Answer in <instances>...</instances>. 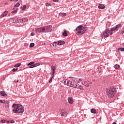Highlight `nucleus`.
Returning a JSON list of instances; mask_svg holds the SVG:
<instances>
[{"label":"nucleus","mask_w":124,"mask_h":124,"mask_svg":"<svg viewBox=\"0 0 124 124\" xmlns=\"http://www.w3.org/2000/svg\"><path fill=\"white\" fill-rule=\"evenodd\" d=\"M115 93H116V88H109L107 90V94L109 98H112L115 96Z\"/></svg>","instance_id":"20e7f679"},{"label":"nucleus","mask_w":124,"mask_h":124,"mask_svg":"<svg viewBox=\"0 0 124 124\" xmlns=\"http://www.w3.org/2000/svg\"><path fill=\"white\" fill-rule=\"evenodd\" d=\"M122 25L121 24H118L116 26H115V27L111 28L110 31H116V30H118V29L119 28H122Z\"/></svg>","instance_id":"6e6552de"},{"label":"nucleus","mask_w":124,"mask_h":124,"mask_svg":"<svg viewBox=\"0 0 124 124\" xmlns=\"http://www.w3.org/2000/svg\"><path fill=\"white\" fill-rule=\"evenodd\" d=\"M59 41H57L56 42H55V43H53L52 44V45L54 46V47H56V46H57V45H59Z\"/></svg>","instance_id":"b1692460"},{"label":"nucleus","mask_w":124,"mask_h":124,"mask_svg":"<svg viewBox=\"0 0 124 124\" xmlns=\"http://www.w3.org/2000/svg\"><path fill=\"white\" fill-rule=\"evenodd\" d=\"M98 8L99 9H104V8H105V6L104 4H99Z\"/></svg>","instance_id":"2eb2a0df"},{"label":"nucleus","mask_w":124,"mask_h":124,"mask_svg":"<svg viewBox=\"0 0 124 124\" xmlns=\"http://www.w3.org/2000/svg\"><path fill=\"white\" fill-rule=\"evenodd\" d=\"M46 6H51V4L49 3H46Z\"/></svg>","instance_id":"e433bc0d"},{"label":"nucleus","mask_w":124,"mask_h":124,"mask_svg":"<svg viewBox=\"0 0 124 124\" xmlns=\"http://www.w3.org/2000/svg\"><path fill=\"white\" fill-rule=\"evenodd\" d=\"M44 27L45 28V32H51V31H52V25Z\"/></svg>","instance_id":"423d86ee"},{"label":"nucleus","mask_w":124,"mask_h":124,"mask_svg":"<svg viewBox=\"0 0 124 124\" xmlns=\"http://www.w3.org/2000/svg\"><path fill=\"white\" fill-rule=\"evenodd\" d=\"M88 30V27H84L80 25L76 28V31H77L78 35H82L84 34L86 31Z\"/></svg>","instance_id":"7ed1b4c3"},{"label":"nucleus","mask_w":124,"mask_h":124,"mask_svg":"<svg viewBox=\"0 0 124 124\" xmlns=\"http://www.w3.org/2000/svg\"><path fill=\"white\" fill-rule=\"evenodd\" d=\"M63 13H60L59 14V15H60V16H61L62 17H63Z\"/></svg>","instance_id":"ea45409f"},{"label":"nucleus","mask_w":124,"mask_h":124,"mask_svg":"<svg viewBox=\"0 0 124 124\" xmlns=\"http://www.w3.org/2000/svg\"><path fill=\"white\" fill-rule=\"evenodd\" d=\"M82 81H83V80H82V79H79V82H82Z\"/></svg>","instance_id":"49530a36"},{"label":"nucleus","mask_w":124,"mask_h":124,"mask_svg":"<svg viewBox=\"0 0 124 124\" xmlns=\"http://www.w3.org/2000/svg\"><path fill=\"white\" fill-rule=\"evenodd\" d=\"M118 50H119L120 51H121V52H124V47H119Z\"/></svg>","instance_id":"2f4dec72"},{"label":"nucleus","mask_w":124,"mask_h":124,"mask_svg":"<svg viewBox=\"0 0 124 124\" xmlns=\"http://www.w3.org/2000/svg\"><path fill=\"white\" fill-rule=\"evenodd\" d=\"M67 32L66 31H64V32H62V36H67Z\"/></svg>","instance_id":"412c9836"},{"label":"nucleus","mask_w":124,"mask_h":124,"mask_svg":"<svg viewBox=\"0 0 124 124\" xmlns=\"http://www.w3.org/2000/svg\"><path fill=\"white\" fill-rule=\"evenodd\" d=\"M60 115L61 117H67V112L65 111H62V109H61Z\"/></svg>","instance_id":"9d476101"},{"label":"nucleus","mask_w":124,"mask_h":124,"mask_svg":"<svg viewBox=\"0 0 124 124\" xmlns=\"http://www.w3.org/2000/svg\"><path fill=\"white\" fill-rule=\"evenodd\" d=\"M34 64V62H30L27 64L28 66H29V68H33Z\"/></svg>","instance_id":"9b49d317"},{"label":"nucleus","mask_w":124,"mask_h":124,"mask_svg":"<svg viewBox=\"0 0 124 124\" xmlns=\"http://www.w3.org/2000/svg\"><path fill=\"white\" fill-rule=\"evenodd\" d=\"M114 68H115L116 69H118V68H120V65L118 64H115L114 66Z\"/></svg>","instance_id":"393cba45"},{"label":"nucleus","mask_w":124,"mask_h":124,"mask_svg":"<svg viewBox=\"0 0 124 124\" xmlns=\"http://www.w3.org/2000/svg\"><path fill=\"white\" fill-rule=\"evenodd\" d=\"M26 8H27V6L26 5H23V6L21 7L22 10L26 9Z\"/></svg>","instance_id":"7c9ffc66"},{"label":"nucleus","mask_w":124,"mask_h":124,"mask_svg":"<svg viewBox=\"0 0 124 124\" xmlns=\"http://www.w3.org/2000/svg\"><path fill=\"white\" fill-rule=\"evenodd\" d=\"M8 14V11H5L3 12V13L2 14V17H4V16H6Z\"/></svg>","instance_id":"aec40b11"},{"label":"nucleus","mask_w":124,"mask_h":124,"mask_svg":"<svg viewBox=\"0 0 124 124\" xmlns=\"http://www.w3.org/2000/svg\"><path fill=\"white\" fill-rule=\"evenodd\" d=\"M105 31L107 32L108 34H109V33L111 31V30H109V29H106Z\"/></svg>","instance_id":"bb28decb"},{"label":"nucleus","mask_w":124,"mask_h":124,"mask_svg":"<svg viewBox=\"0 0 124 124\" xmlns=\"http://www.w3.org/2000/svg\"><path fill=\"white\" fill-rule=\"evenodd\" d=\"M13 10L11 13L12 14H15L16 13H17V11H18V8H13Z\"/></svg>","instance_id":"dca6fc26"},{"label":"nucleus","mask_w":124,"mask_h":124,"mask_svg":"<svg viewBox=\"0 0 124 124\" xmlns=\"http://www.w3.org/2000/svg\"><path fill=\"white\" fill-rule=\"evenodd\" d=\"M12 107L14 108L13 109L14 113L16 114L23 113L24 111H25V108L21 104H13Z\"/></svg>","instance_id":"f03ea898"},{"label":"nucleus","mask_w":124,"mask_h":124,"mask_svg":"<svg viewBox=\"0 0 124 124\" xmlns=\"http://www.w3.org/2000/svg\"><path fill=\"white\" fill-rule=\"evenodd\" d=\"M103 35L104 36V37L105 38H106L107 37H109V34L105 30V31L103 32Z\"/></svg>","instance_id":"f8f14e48"},{"label":"nucleus","mask_w":124,"mask_h":124,"mask_svg":"<svg viewBox=\"0 0 124 124\" xmlns=\"http://www.w3.org/2000/svg\"><path fill=\"white\" fill-rule=\"evenodd\" d=\"M15 1H18V0H14Z\"/></svg>","instance_id":"3c124183"},{"label":"nucleus","mask_w":124,"mask_h":124,"mask_svg":"<svg viewBox=\"0 0 124 124\" xmlns=\"http://www.w3.org/2000/svg\"><path fill=\"white\" fill-rule=\"evenodd\" d=\"M67 86L69 87H72V88H75V89H78V90H82L84 91V88H83V86L79 85L78 84V82L75 80L74 78H71L68 81H67Z\"/></svg>","instance_id":"f257e3e1"},{"label":"nucleus","mask_w":124,"mask_h":124,"mask_svg":"<svg viewBox=\"0 0 124 124\" xmlns=\"http://www.w3.org/2000/svg\"><path fill=\"white\" fill-rule=\"evenodd\" d=\"M56 68H57L56 66V64H53L51 67V73L52 76H54L55 72L56 71Z\"/></svg>","instance_id":"0eeeda50"},{"label":"nucleus","mask_w":124,"mask_h":124,"mask_svg":"<svg viewBox=\"0 0 124 124\" xmlns=\"http://www.w3.org/2000/svg\"><path fill=\"white\" fill-rule=\"evenodd\" d=\"M6 107H7V108H9V102L8 101V103H6Z\"/></svg>","instance_id":"f704fd0d"},{"label":"nucleus","mask_w":124,"mask_h":124,"mask_svg":"<svg viewBox=\"0 0 124 124\" xmlns=\"http://www.w3.org/2000/svg\"><path fill=\"white\" fill-rule=\"evenodd\" d=\"M7 4H8V2H5V3H4V5H7Z\"/></svg>","instance_id":"a18cd8bd"},{"label":"nucleus","mask_w":124,"mask_h":124,"mask_svg":"<svg viewBox=\"0 0 124 124\" xmlns=\"http://www.w3.org/2000/svg\"><path fill=\"white\" fill-rule=\"evenodd\" d=\"M112 34H113V32H110L109 33V35H112Z\"/></svg>","instance_id":"de8ad7c7"},{"label":"nucleus","mask_w":124,"mask_h":124,"mask_svg":"<svg viewBox=\"0 0 124 124\" xmlns=\"http://www.w3.org/2000/svg\"><path fill=\"white\" fill-rule=\"evenodd\" d=\"M16 21L18 22V18H10V22H11V23H16Z\"/></svg>","instance_id":"ddd939ff"},{"label":"nucleus","mask_w":124,"mask_h":124,"mask_svg":"<svg viewBox=\"0 0 124 124\" xmlns=\"http://www.w3.org/2000/svg\"><path fill=\"white\" fill-rule=\"evenodd\" d=\"M19 6H20V3H17L16 4H15L14 8H17V7H19Z\"/></svg>","instance_id":"a878e982"},{"label":"nucleus","mask_w":124,"mask_h":124,"mask_svg":"<svg viewBox=\"0 0 124 124\" xmlns=\"http://www.w3.org/2000/svg\"><path fill=\"white\" fill-rule=\"evenodd\" d=\"M53 78H54V76H52V77H51V78L50 79L49 81V83H52Z\"/></svg>","instance_id":"72a5a7b5"},{"label":"nucleus","mask_w":124,"mask_h":124,"mask_svg":"<svg viewBox=\"0 0 124 124\" xmlns=\"http://www.w3.org/2000/svg\"><path fill=\"white\" fill-rule=\"evenodd\" d=\"M6 124H8V123L9 124H14V123H15V121H14L13 120L7 121V120H6Z\"/></svg>","instance_id":"4be33fe9"},{"label":"nucleus","mask_w":124,"mask_h":124,"mask_svg":"<svg viewBox=\"0 0 124 124\" xmlns=\"http://www.w3.org/2000/svg\"><path fill=\"white\" fill-rule=\"evenodd\" d=\"M112 124H117V123H116V122H113V123H112Z\"/></svg>","instance_id":"8fccbe9b"},{"label":"nucleus","mask_w":124,"mask_h":124,"mask_svg":"<svg viewBox=\"0 0 124 124\" xmlns=\"http://www.w3.org/2000/svg\"><path fill=\"white\" fill-rule=\"evenodd\" d=\"M63 17L64 16H66V13H63Z\"/></svg>","instance_id":"79ce46f5"},{"label":"nucleus","mask_w":124,"mask_h":124,"mask_svg":"<svg viewBox=\"0 0 124 124\" xmlns=\"http://www.w3.org/2000/svg\"><path fill=\"white\" fill-rule=\"evenodd\" d=\"M18 82H19V80H17L16 81V83H18Z\"/></svg>","instance_id":"09e8293b"},{"label":"nucleus","mask_w":124,"mask_h":124,"mask_svg":"<svg viewBox=\"0 0 124 124\" xmlns=\"http://www.w3.org/2000/svg\"><path fill=\"white\" fill-rule=\"evenodd\" d=\"M0 95H1L2 96H5V97L7 96V94H6L5 92L1 91L0 92Z\"/></svg>","instance_id":"f3484780"},{"label":"nucleus","mask_w":124,"mask_h":124,"mask_svg":"<svg viewBox=\"0 0 124 124\" xmlns=\"http://www.w3.org/2000/svg\"><path fill=\"white\" fill-rule=\"evenodd\" d=\"M28 18H24L22 19L21 21L22 23H26V22H28Z\"/></svg>","instance_id":"5701e85b"},{"label":"nucleus","mask_w":124,"mask_h":124,"mask_svg":"<svg viewBox=\"0 0 124 124\" xmlns=\"http://www.w3.org/2000/svg\"><path fill=\"white\" fill-rule=\"evenodd\" d=\"M0 103H3V100H0Z\"/></svg>","instance_id":"37998d69"},{"label":"nucleus","mask_w":124,"mask_h":124,"mask_svg":"<svg viewBox=\"0 0 124 124\" xmlns=\"http://www.w3.org/2000/svg\"><path fill=\"white\" fill-rule=\"evenodd\" d=\"M68 101L70 104H72V103H73V99L71 97H69L68 98Z\"/></svg>","instance_id":"4468645a"},{"label":"nucleus","mask_w":124,"mask_h":124,"mask_svg":"<svg viewBox=\"0 0 124 124\" xmlns=\"http://www.w3.org/2000/svg\"><path fill=\"white\" fill-rule=\"evenodd\" d=\"M67 81H68L67 79L64 80V85L67 86Z\"/></svg>","instance_id":"473e14b6"},{"label":"nucleus","mask_w":124,"mask_h":124,"mask_svg":"<svg viewBox=\"0 0 124 124\" xmlns=\"http://www.w3.org/2000/svg\"><path fill=\"white\" fill-rule=\"evenodd\" d=\"M81 84L85 86V87H90V84L89 83V81H87L86 79H84L81 81Z\"/></svg>","instance_id":"1a4fd4ad"},{"label":"nucleus","mask_w":124,"mask_h":124,"mask_svg":"<svg viewBox=\"0 0 124 124\" xmlns=\"http://www.w3.org/2000/svg\"><path fill=\"white\" fill-rule=\"evenodd\" d=\"M31 34L32 35V36H33V35H34V33H31Z\"/></svg>","instance_id":"c03bdc74"},{"label":"nucleus","mask_w":124,"mask_h":124,"mask_svg":"<svg viewBox=\"0 0 124 124\" xmlns=\"http://www.w3.org/2000/svg\"><path fill=\"white\" fill-rule=\"evenodd\" d=\"M1 123L2 124H4L5 123V122H6V121H5V120H1Z\"/></svg>","instance_id":"58836bf2"},{"label":"nucleus","mask_w":124,"mask_h":124,"mask_svg":"<svg viewBox=\"0 0 124 124\" xmlns=\"http://www.w3.org/2000/svg\"><path fill=\"white\" fill-rule=\"evenodd\" d=\"M53 1L55 2H58V1H59V0H53Z\"/></svg>","instance_id":"a19ab883"},{"label":"nucleus","mask_w":124,"mask_h":124,"mask_svg":"<svg viewBox=\"0 0 124 124\" xmlns=\"http://www.w3.org/2000/svg\"><path fill=\"white\" fill-rule=\"evenodd\" d=\"M35 31L36 32L40 33V32H45V27H42L39 28H35Z\"/></svg>","instance_id":"39448f33"},{"label":"nucleus","mask_w":124,"mask_h":124,"mask_svg":"<svg viewBox=\"0 0 124 124\" xmlns=\"http://www.w3.org/2000/svg\"><path fill=\"white\" fill-rule=\"evenodd\" d=\"M8 16H10V15H8Z\"/></svg>","instance_id":"603ef678"},{"label":"nucleus","mask_w":124,"mask_h":124,"mask_svg":"<svg viewBox=\"0 0 124 124\" xmlns=\"http://www.w3.org/2000/svg\"><path fill=\"white\" fill-rule=\"evenodd\" d=\"M20 22H21V20H20Z\"/></svg>","instance_id":"864d4df0"},{"label":"nucleus","mask_w":124,"mask_h":124,"mask_svg":"<svg viewBox=\"0 0 124 124\" xmlns=\"http://www.w3.org/2000/svg\"><path fill=\"white\" fill-rule=\"evenodd\" d=\"M64 43H65V42H64V41H58V44H59V46H61V45H63Z\"/></svg>","instance_id":"a211bd4d"},{"label":"nucleus","mask_w":124,"mask_h":124,"mask_svg":"<svg viewBox=\"0 0 124 124\" xmlns=\"http://www.w3.org/2000/svg\"><path fill=\"white\" fill-rule=\"evenodd\" d=\"M3 103L4 104H6V103H8V101L3 100Z\"/></svg>","instance_id":"4c0bfd02"},{"label":"nucleus","mask_w":124,"mask_h":124,"mask_svg":"<svg viewBox=\"0 0 124 124\" xmlns=\"http://www.w3.org/2000/svg\"><path fill=\"white\" fill-rule=\"evenodd\" d=\"M21 65V63H18L16 64L15 66L14 67H19Z\"/></svg>","instance_id":"c85d7f7f"},{"label":"nucleus","mask_w":124,"mask_h":124,"mask_svg":"<svg viewBox=\"0 0 124 124\" xmlns=\"http://www.w3.org/2000/svg\"><path fill=\"white\" fill-rule=\"evenodd\" d=\"M39 65H40V64L39 63H34V67H36V66H39Z\"/></svg>","instance_id":"c756f323"},{"label":"nucleus","mask_w":124,"mask_h":124,"mask_svg":"<svg viewBox=\"0 0 124 124\" xmlns=\"http://www.w3.org/2000/svg\"><path fill=\"white\" fill-rule=\"evenodd\" d=\"M16 70H18V68H13L12 71L13 72H15V71H16Z\"/></svg>","instance_id":"c9c22d12"},{"label":"nucleus","mask_w":124,"mask_h":124,"mask_svg":"<svg viewBox=\"0 0 124 124\" xmlns=\"http://www.w3.org/2000/svg\"><path fill=\"white\" fill-rule=\"evenodd\" d=\"M34 46V43H31L30 45V47L32 48Z\"/></svg>","instance_id":"cd10ccee"},{"label":"nucleus","mask_w":124,"mask_h":124,"mask_svg":"<svg viewBox=\"0 0 124 124\" xmlns=\"http://www.w3.org/2000/svg\"><path fill=\"white\" fill-rule=\"evenodd\" d=\"M91 113H93V114H96V109L95 108H92L91 109Z\"/></svg>","instance_id":"6ab92c4d"}]
</instances>
